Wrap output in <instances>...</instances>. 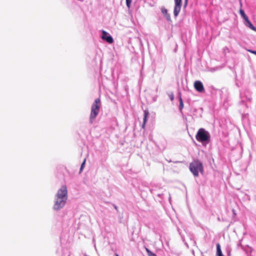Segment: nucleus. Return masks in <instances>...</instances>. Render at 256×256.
Returning <instances> with one entry per match:
<instances>
[{
    "label": "nucleus",
    "mask_w": 256,
    "mask_h": 256,
    "mask_svg": "<svg viewBox=\"0 0 256 256\" xmlns=\"http://www.w3.org/2000/svg\"><path fill=\"white\" fill-rule=\"evenodd\" d=\"M68 198V192L66 185H62L58 190L54 196L52 208L58 211L64 208Z\"/></svg>",
    "instance_id": "nucleus-1"
},
{
    "label": "nucleus",
    "mask_w": 256,
    "mask_h": 256,
    "mask_svg": "<svg viewBox=\"0 0 256 256\" xmlns=\"http://www.w3.org/2000/svg\"><path fill=\"white\" fill-rule=\"evenodd\" d=\"M100 106L101 103L100 99H96L91 106V112L90 118V123L93 122V121L98 114Z\"/></svg>",
    "instance_id": "nucleus-2"
},
{
    "label": "nucleus",
    "mask_w": 256,
    "mask_h": 256,
    "mask_svg": "<svg viewBox=\"0 0 256 256\" xmlns=\"http://www.w3.org/2000/svg\"><path fill=\"white\" fill-rule=\"evenodd\" d=\"M196 138L198 141L200 142H208L210 140V134L204 129L200 128L198 130Z\"/></svg>",
    "instance_id": "nucleus-3"
},
{
    "label": "nucleus",
    "mask_w": 256,
    "mask_h": 256,
    "mask_svg": "<svg viewBox=\"0 0 256 256\" xmlns=\"http://www.w3.org/2000/svg\"><path fill=\"white\" fill-rule=\"evenodd\" d=\"M190 168L194 176H198L199 172H202V164L198 161H194L190 164Z\"/></svg>",
    "instance_id": "nucleus-4"
},
{
    "label": "nucleus",
    "mask_w": 256,
    "mask_h": 256,
    "mask_svg": "<svg viewBox=\"0 0 256 256\" xmlns=\"http://www.w3.org/2000/svg\"><path fill=\"white\" fill-rule=\"evenodd\" d=\"M175 6L174 10V14L176 17L181 9L182 0H174Z\"/></svg>",
    "instance_id": "nucleus-5"
},
{
    "label": "nucleus",
    "mask_w": 256,
    "mask_h": 256,
    "mask_svg": "<svg viewBox=\"0 0 256 256\" xmlns=\"http://www.w3.org/2000/svg\"><path fill=\"white\" fill-rule=\"evenodd\" d=\"M101 38L103 40H106L109 44H112L114 42V40L112 36L104 30H102V35Z\"/></svg>",
    "instance_id": "nucleus-6"
},
{
    "label": "nucleus",
    "mask_w": 256,
    "mask_h": 256,
    "mask_svg": "<svg viewBox=\"0 0 256 256\" xmlns=\"http://www.w3.org/2000/svg\"><path fill=\"white\" fill-rule=\"evenodd\" d=\"M194 87L195 89L200 92H202L204 91L203 84L200 81H196L194 83Z\"/></svg>",
    "instance_id": "nucleus-7"
},
{
    "label": "nucleus",
    "mask_w": 256,
    "mask_h": 256,
    "mask_svg": "<svg viewBox=\"0 0 256 256\" xmlns=\"http://www.w3.org/2000/svg\"><path fill=\"white\" fill-rule=\"evenodd\" d=\"M149 115L148 111L145 110L144 111V117L143 120V124H142V128H144L145 127L146 124L147 122L148 117Z\"/></svg>",
    "instance_id": "nucleus-8"
},
{
    "label": "nucleus",
    "mask_w": 256,
    "mask_h": 256,
    "mask_svg": "<svg viewBox=\"0 0 256 256\" xmlns=\"http://www.w3.org/2000/svg\"><path fill=\"white\" fill-rule=\"evenodd\" d=\"M161 11L164 16L168 20H170V15L168 14L167 10L165 8H162Z\"/></svg>",
    "instance_id": "nucleus-9"
},
{
    "label": "nucleus",
    "mask_w": 256,
    "mask_h": 256,
    "mask_svg": "<svg viewBox=\"0 0 256 256\" xmlns=\"http://www.w3.org/2000/svg\"><path fill=\"white\" fill-rule=\"evenodd\" d=\"M216 256H224L222 253V252L220 249V244H216Z\"/></svg>",
    "instance_id": "nucleus-10"
},
{
    "label": "nucleus",
    "mask_w": 256,
    "mask_h": 256,
    "mask_svg": "<svg viewBox=\"0 0 256 256\" xmlns=\"http://www.w3.org/2000/svg\"><path fill=\"white\" fill-rule=\"evenodd\" d=\"M244 24L251 30L256 32V28L252 25L250 21L247 23H244Z\"/></svg>",
    "instance_id": "nucleus-11"
},
{
    "label": "nucleus",
    "mask_w": 256,
    "mask_h": 256,
    "mask_svg": "<svg viewBox=\"0 0 256 256\" xmlns=\"http://www.w3.org/2000/svg\"><path fill=\"white\" fill-rule=\"evenodd\" d=\"M179 100H180V110H182L184 108V103H183L182 100L180 96Z\"/></svg>",
    "instance_id": "nucleus-12"
},
{
    "label": "nucleus",
    "mask_w": 256,
    "mask_h": 256,
    "mask_svg": "<svg viewBox=\"0 0 256 256\" xmlns=\"http://www.w3.org/2000/svg\"><path fill=\"white\" fill-rule=\"evenodd\" d=\"M86 162V158H84L82 163L81 164V166H80V173L83 170V169L84 168L85 166Z\"/></svg>",
    "instance_id": "nucleus-13"
},
{
    "label": "nucleus",
    "mask_w": 256,
    "mask_h": 256,
    "mask_svg": "<svg viewBox=\"0 0 256 256\" xmlns=\"http://www.w3.org/2000/svg\"><path fill=\"white\" fill-rule=\"evenodd\" d=\"M146 252H147L148 254V256H156V255L155 254H154L152 252L148 249L146 248Z\"/></svg>",
    "instance_id": "nucleus-14"
},
{
    "label": "nucleus",
    "mask_w": 256,
    "mask_h": 256,
    "mask_svg": "<svg viewBox=\"0 0 256 256\" xmlns=\"http://www.w3.org/2000/svg\"><path fill=\"white\" fill-rule=\"evenodd\" d=\"M240 16H242V17L244 18L246 16H247L244 13V10H242V9H240Z\"/></svg>",
    "instance_id": "nucleus-15"
},
{
    "label": "nucleus",
    "mask_w": 256,
    "mask_h": 256,
    "mask_svg": "<svg viewBox=\"0 0 256 256\" xmlns=\"http://www.w3.org/2000/svg\"><path fill=\"white\" fill-rule=\"evenodd\" d=\"M132 1V0H126V4L128 8H130Z\"/></svg>",
    "instance_id": "nucleus-16"
},
{
    "label": "nucleus",
    "mask_w": 256,
    "mask_h": 256,
    "mask_svg": "<svg viewBox=\"0 0 256 256\" xmlns=\"http://www.w3.org/2000/svg\"><path fill=\"white\" fill-rule=\"evenodd\" d=\"M244 20V23H247L248 22H250L249 20H248V17L246 16Z\"/></svg>",
    "instance_id": "nucleus-17"
},
{
    "label": "nucleus",
    "mask_w": 256,
    "mask_h": 256,
    "mask_svg": "<svg viewBox=\"0 0 256 256\" xmlns=\"http://www.w3.org/2000/svg\"><path fill=\"white\" fill-rule=\"evenodd\" d=\"M170 96V99L171 100H173L174 99V94H171L169 95Z\"/></svg>",
    "instance_id": "nucleus-18"
},
{
    "label": "nucleus",
    "mask_w": 256,
    "mask_h": 256,
    "mask_svg": "<svg viewBox=\"0 0 256 256\" xmlns=\"http://www.w3.org/2000/svg\"><path fill=\"white\" fill-rule=\"evenodd\" d=\"M248 51L253 54H254L255 55H256V51L255 50H248Z\"/></svg>",
    "instance_id": "nucleus-19"
},
{
    "label": "nucleus",
    "mask_w": 256,
    "mask_h": 256,
    "mask_svg": "<svg viewBox=\"0 0 256 256\" xmlns=\"http://www.w3.org/2000/svg\"><path fill=\"white\" fill-rule=\"evenodd\" d=\"M170 200H171V197H170V196H169V200H170Z\"/></svg>",
    "instance_id": "nucleus-20"
},
{
    "label": "nucleus",
    "mask_w": 256,
    "mask_h": 256,
    "mask_svg": "<svg viewBox=\"0 0 256 256\" xmlns=\"http://www.w3.org/2000/svg\"><path fill=\"white\" fill-rule=\"evenodd\" d=\"M188 0H185V1H186V4H187V2H188Z\"/></svg>",
    "instance_id": "nucleus-21"
},
{
    "label": "nucleus",
    "mask_w": 256,
    "mask_h": 256,
    "mask_svg": "<svg viewBox=\"0 0 256 256\" xmlns=\"http://www.w3.org/2000/svg\"><path fill=\"white\" fill-rule=\"evenodd\" d=\"M116 256H118V254H116Z\"/></svg>",
    "instance_id": "nucleus-22"
}]
</instances>
